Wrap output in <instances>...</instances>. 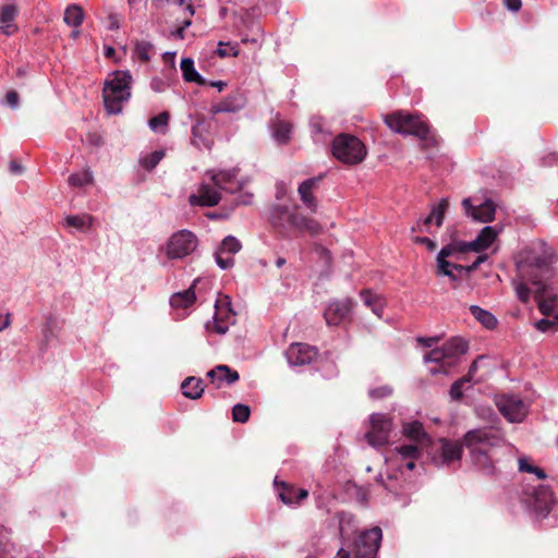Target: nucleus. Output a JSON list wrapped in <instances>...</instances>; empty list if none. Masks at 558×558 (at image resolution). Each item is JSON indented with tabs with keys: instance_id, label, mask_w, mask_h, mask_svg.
<instances>
[{
	"instance_id": "37998d69",
	"label": "nucleus",
	"mask_w": 558,
	"mask_h": 558,
	"mask_svg": "<svg viewBox=\"0 0 558 558\" xmlns=\"http://www.w3.org/2000/svg\"><path fill=\"white\" fill-rule=\"evenodd\" d=\"M251 414L250 407L243 403H238L232 408V418L234 422L245 423L248 421Z\"/></svg>"
},
{
	"instance_id": "5fc2aeb1",
	"label": "nucleus",
	"mask_w": 558,
	"mask_h": 558,
	"mask_svg": "<svg viewBox=\"0 0 558 558\" xmlns=\"http://www.w3.org/2000/svg\"><path fill=\"white\" fill-rule=\"evenodd\" d=\"M229 43L225 44L222 41H220L218 44V49H217V54L221 58H226L228 56H238L239 51L234 48V47H230V49H228L227 47H229Z\"/></svg>"
},
{
	"instance_id": "1a4fd4ad",
	"label": "nucleus",
	"mask_w": 558,
	"mask_h": 558,
	"mask_svg": "<svg viewBox=\"0 0 558 558\" xmlns=\"http://www.w3.org/2000/svg\"><path fill=\"white\" fill-rule=\"evenodd\" d=\"M421 450L417 445H401L395 448L391 457L386 458L389 468L396 466L395 473L402 474L403 469L412 471L415 468L416 460L421 457Z\"/></svg>"
},
{
	"instance_id": "58836bf2",
	"label": "nucleus",
	"mask_w": 558,
	"mask_h": 558,
	"mask_svg": "<svg viewBox=\"0 0 558 558\" xmlns=\"http://www.w3.org/2000/svg\"><path fill=\"white\" fill-rule=\"evenodd\" d=\"M169 119L170 114L167 111H162L149 119L148 126L155 133L165 134L168 129Z\"/></svg>"
},
{
	"instance_id": "a211bd4d",
	"label": "nucleus",
	"mask_w": 558,
	"mask_h": 558,
	"mask_svg": "<svg viewBox=\"0 0 558 558\" xmlns=\"http://www.w3.org/2000/svg\"><path fill=\"white\" fill-rule=\"evenodd\" d=\"M316 356V348L304 343H292L286 351V357L291 367L311 364Z\"/></svg>"
},
{
	"instance_id": "c85d7f7f",
	"label": "nucleus",
	"mask_w": 558,
	"mask_h": 558,
	"mask_svg": "<svg viewBox=\"0 0 558 558\" xmlns=\"http://www.w3.org/2000/svg\"><path fill=\"white\" fill-rule=\"evenodd\" d=\"M182 395L191 400H197L204 392L203 379L199 377H186L181 384Z\"/></svg>"
},
{
	"instance_id": "4be33fe9",
	"label": "nucleus",
	"mask_w": 558,
	"mask_h": 558,
	"mask_svg": "<svg viewBox=\"0 0 558 558\" xmlns=\"http://www.w3.org/2000/svg\"><path fill=\"white\" fill-rule=\"evenodd\" d=\"M278 498L288 506L294 507L300 505L302 500L307 498L308 492L304 488H294L288 486L284 482H278L277 477L274 481Z\"/></svg>"
},
{
	"instance_id": "423d86ee",
	"label": "nucleus",
	"mask_w": 558,
	"mask_h": 558,
	"mask_svg": "<svg viewBox=\"0 0 558 558\" xmlns=\"http://www.w3.org/2000/svg\"><path fill=\"white\" fill-rule=\"evenodd\" d=\"M468 342L460 337H452L447 340L440 348L433 349L425 353V363H436L442 366L456 365L460 357L468 352Z\"/></svg>"
},
{
	"instance_id": "f704fd0d",
	"label": "nucleus",
	"mask_w": 558,
	"mask_h": 558,
	"mask_svg": "<svg viewBox=\"0 0 558 558\" xmlns=\"http://www.w3.org/2000/svg\"><path fill=\"white\" fill-rule=\"evenodd\" d=\"M66 25L78 28L84 21V12L78 4H70L66 7L63 15Z\"/></svg>"
},
{
	"instance_id": "cd10ccee",
	"label": "nucleus",
	"mask_w": 558,
	"mask_h": 558,
	"mask_svg": "<svg viewBox=\"0 0 558 558\" xmlns=\"http://www.w3.org/2000/svg\"><path fill=\"white\" fill-rule=\"evenodd\" d=\"M378 483L383 485V487L390 494H392L396 498L403 496L404 487L403 483L404 480L401 478V475L399 473H389L387 477L385 478L381 474H379L376 478Z\"/></svg>"
},
{
	"instance_id": "603ef678",
	"label": "nucleus",
	"mask_w": 558,
	"mask_h": 558,
	"mask_svg": "<svg viewBox=\"0 0 558 558\" xmlns=\"http://www.w3.org/2000/svg\"><path fill=\"white\" fill-rule=\"evenodd\" d=\"M557 323L547 318H542L535 323V328L541 332H547L556 329Z\"/></svg>"
},
{
	"instance_id": "ea45409f",
	"label": "nucleus",
	"mask_w": 558,
	"mask_h": 558,
	"mask_svg": "<svg viewBox=\"0 0 558 558\" xmlns=\"http://www.w3.org/2000/svg\"><path fill=\"white\" fill-rule=\"evenodd\" d=\"M449 207L447 197H442L437 205H433L429 215L434 217L435 225L440 227L445 219V214Z\"/></svg>"
},
{
	"instance_id": "c9c22d12",
	"label": "nucleus",
	"mask_w": 558,
	"mask_h": 558,
	"mask_svg": "<svg viewBox=\"0 0 558 558\" xmlns=\"http://www.w3.org/2000/svg\"><path fill=\"white\" fill-rule=\"evenodd\" d=\"M93 217L88 214L70 215L64 219L65 227H72L78 231H86L93 225Z\"/></svg>"
},
{
	"instance_id": "864d4df0",
	"label": "nucleus",
	"mask_w": 558,
	"mask_h": 558,
	"mask_svg": "<svg viewBox=\"0 0 558 558\" xmlns=\"http://www.w3.org/2000/svg\"><path fill=\"white\" fill-rule=\"evenodd\" d=\"M449 396L451 400L459 401L463 397V385L460 381L456 380L449 389Z\"/></svg>"
},
{
	"instance_id": "2eb2a0df",
	"label": "nucleus",
	"mask_w": 558,
	"mask_h": 558,
	"mask_svg": "<svg viewBox=\"0 0 558 558\" xmlns=\"http://www.w3.org/2000/svg\"><path fill=\"white\" fill-rule=\"evenodd\" d=\"M527 502L534 511L536 518H546L550 512L554 502V496L550 487L546 485H538L533 487Z\"/></svg>"
},
{
	"instance_id": "b1692460",
	"label": "nucleus",
	"mask_w": 558,
	"mask_h": 558,
	"mask_svg": "<svg viewBox=\"0 0 558 558\" xmlns=\"http://www.w3.org/2000/svg\"><path fill=\"white\" fill-rule=\"evenodd\" d=\"M245 106V98L241 93H233L228 95L221 101L211 107L210 112L215 116L217 113H233L238 112Z\"/></svg>"
},
{
	"instance_id": "f3484780",
	"label": "nucleus",
	"mask_w": 558,
	"mask_h": 558,
	"mask_svg": "<svg viewBox=\"0 0 558 558\" xmlns=\"http://www.w3.org/2000/svg\"><path fill=\"white\" fill-rule=\"evenodd\" d=\"M502 231V227L498 226H486L484 227L477 236L470 242H460L461 252H482L488 248L495 241L497 235Z\"/></svg>"
},
{
	"instance_id": "7ed1b4c3",
	"label": "nucleus",
	"mask_w": 558,
	"mask_h": 558,
	"mask_svg": "<svg viewBox=\"0 0 558 558\" xmlns=\"http://www.w3.org/2000/svg\"><path fill=\"white\" fill-rule=\"evenodd\" d=\"M133 78L130 71H113L104 83L102 99L109 114L122 112L123 105L131 98Z\"/></svg>"
},
{
	"instance_id": "a878e982",
	"label": "nucleus",
	"mask_w": 558,
	"mask_h": 558,
	"mask_svg": "<svg viewBox=\"0 0 558 558\" xmlns=\"http://www.w3.org/2000/svg\"><path fill=\"white\" fill-rule=\"evenodd\" d=\"M402 433L408 439L414 441L413 445H417L420 449L429 442V437L425 433L423 424L418 421L403 424Z\"/></svg>"
},
{
	"instance_id": "6e6552de",
	"label": "nucleus",
	"mask_w": 558,
	"mask_h": 558,
	"mask_svg": "<svg viewBox=\"0 0 558 558\" xmlns=\"http://www.w3.org/2000/svg\"><path fill=\"white\" fill-rule=\"evenodd\" d=\"M496 405L502 416L510 423H521L529 413V405L518 395L513 393L500 396Z\"/></svg>"
},
{
	"instance_id": "13d9d810",
	"label": "nucleus",
	"mask_w": 558,
	"mask_h": 558,
	"mask_svg": "<svg viewBox=\"0 0 558 558\" xmlns=\"http://www.w3.org/2000/svg\"><path fill=\"white\" fill-rule=\"evenodd\" d=\"M439 341V337H418L417 342L425 348H432Z\"/></svg>"
},
{
	"instance_id": "f03ea898",
	"label": "nucleus",
	"mask_w": 558,
	"mask_h": 558,
	"mask_svg": "<svg viewBox=\"0 0 558 558\" xmlns=\"http://www.w3.org/2000/svg\"><path fill=\"white\" fill-rule=\"evenodd\" d=\"M386 125L395 133L408 136L413 135L425 143L433 146L437 144V140L433 134L426 119L417 113L405 111H396L384 117Z\"/></svg>"
},
{
	"instance_id": "393cba45",
	"label": "nucleus",
	"mask_w": 558,
	"mask_h": 558,
	"mask_svg": "<svg viewBox=\"0 0 558 558\" xmlns=\"http://www.w3.org/2000/svg\"><path fill=\"white\" fill-rule=\"evenodd\" d=\"M438 451L440 453L441 465H448L453 461H459L462 457V445L448 439L439 440Z\"/></svg>"
},
{
	"instance_id": "5701e85b",
	"label": "nucleus",
	"mask_w": 558,
	"mask_h": 558,
	"mask_svg": "<svg viewBox=\"0 0 558 558\" xmlns=\"http://www.w3.org/2000/svg\"><path fill=\"white\" fill-rule=\"evenodd\" d=\"M322 178H323V175L310 178V179L301 182L298 187V192H299L302 203L312 213H316V210H317V201H316L315 196L313 195V191L317 186V184L322 180Z\"/></svg>"
},
{
	"instance_id": "8fccbe9b",
	"label": "nucleus",
	"mask_w": 558,
	"mask_h": 558,
	"mask_svg": "<svg viewBox=\"0 0 558 558\" xmlns=\"http://www.w3.org/2000/svg\"><path fill=\"white\" fill-rule=\"evenodd\" d=\"M515 294L517 298L521 301L526 303L530 300L531 291L529 287L522 282L514 283Z\"/></svg>"
},
{
	"instance_id": "4468645a",
	"label": "nucleus",
	"mask_w": 558,
	"mask_h": 558,
	"mask_svg": "<svg viewBox=\"0 0 558 558\" xmlns=\"http://www.w3.org/2000/svg\"><path fill=\"white\" fill-rule=\"evenodd\" d=\"M238 173V168L228 170L209 169L205 172V175L220 191L236 193L243 189V183L236 180Z\"/></svg>"
},
{
	"instance_id": "9d476101",
	"label": "nucleus",
	"mask_w": 558,
	"mask_h": 558,
	"mask_svg": "<svg viewBox=\"0 0 558 558\" xmlns=\"http://www.w3.org/2000/svg\"><path fill=\"white\" fill-rule=\"evenodd\" d=\"M465 215L474 221L487 223L494 220L496 205L490 198L480 202L477 197H468L462 201Z\"/></svg>"
},
{
	"instance_id": "9b49d317",
	"label": "nucleus",
	"mask_w": 558,
	"mask_h": 558,
	"mask_svg": "<svg viewBox=\"0 0 558 558\" xmlns=\"http://www.w3.org/2000/svg\"><path fill=\"white\" fill-rule=\"evenodd\" d=\"M381 538V529L378 526L362 532L355 542V558H376Z\"/></svg>"
},
{
	"instance_id": "3c124183",
	"label": "nucleus",
	"mask_w": 558,
	"mask_h": 558,
	"mask_svg": "<svg viewBox=\"0 0 558 558\" xmlns=\"http://www.w3.org/2000/svg\"><path fill=\"white\" fill-rule=\"evenodd\" d=\"M456 271L461 272L462 270L452 269L451 267H445L444 269L439 267L437 264V275L448 277L451 281H460L461 277L456 274Z\"/></svg>"
},
{
	"instance_id": "ddd939ff",
	"label": "nucleus",
	"mask_w": 558,
	"mask_h": 558,
	"mask_svg": "<svg viewBox=\"0 0 558 558\" xmlns=\"http://www.w3.org/2000/svg\"><path fill=\"white\" fill-rule=\"evenodd\" d=\"M371 430L365 435L368 444L373 447H381L389 440L391 430L390 418L381 413H373L369 417Z\"/></svg>"
},
{
	"instance_id": "dca6fc26",
	"label": "nucleus",
	"mask_w": 558,
	"mask_h": 558,
	"mask_svg": "<svg viewBox=\"0 0 558 558\" xmlns=\"http://www.w3.org/2000/svg\"><path fill=\"white\" fill-rule=\"evenodd\" d=\"M235 313L231 308V301L228 295H222L215 303V314L213 316L214 329L223 335L228 331L229 325L234 324Z\"/></svg>"
},
{
	"instance_id": "774afa93",
	"label": "nucleus",
	"mask_w": 558,
	"mask_h": 558,
	"mask_svg": "<svg viewBox=\"0 0 558 558\" xmlns=\"http://www.w3.org/2000/svg\"><path fill=\"white\" fill-rule=\"evenodd\" d=\"M206 85L217 87L219 89V92H221L226 87L227 83L223 81H211V82H207Z\"/></svg>"
},
{
	"instance_id": "c756f323",
	"label": "nucleus",
	"mask_w": 558,
	"mask_h": 558,
	"mask_svg": "<svg viewBox=\"0 0 558 558\" xmlns=\"http://www.w3.org/2000/svg\"><path fill=\"white\" fill-rule=\"evenodd\" d=\"M454 252H460V243L459 244H447L445 246L441 247V250L438 252L437 254V258H436V262L437 264L439 265L440 268H445V267H451L452 269H459V270H462L464 268L463 265H460V264H453V263H450L447 260V258L449 256H451Z\"/></svg>"
},
{
	"instance_id": "a18cd8bd",
	"label": "nucleus",
	"mask_w": 558,
	"mask_h": 558,
	"mask_svg": "<svg viewBox=\"0 0 558 558\" xmlns=\"http://www.w3.org/2000/svg\"><path fill=\"white\" fill-rule=\"evenodd\" d=\"M17 14V9L14 4H5L0 8V24L13 22Z\"/></svg>"
},
{
	"instance_id": "de8ad7c7",
	"label": "nucleus",
	"mask_w": 558,
	"mask_h": 558,
	"mask_svg": "<svg viewBox=\"0 0 558 558\" xmlns=\"http://www.w3.org/2000/svg\"><path fill=\"white\" fill-rule=\"evenodd\" d=\"M311 131L312 135L315 142H322L324 138L322 137L324 130H323V122L319 118H313L311 120Z\"/></svg>"
},
{
	"instance_id": "e2e57ef3",
	"label": "nucleus",
	"mask_w": 558,
	"mask_h": 558,
	"mask_svg": "<svg viewBox=\"0 0 558 558\" xmlns=\"http://www.w3.org/2000/svg\"><path fill=\"white\" fill-rule=\"evenodd\" d=\"M505 5L511 12H518L521 9V0H505Z\"/></svg>"
},
{
	"instance_id": "a19ab883",
	"label": "nucleus",
	"mask_w": 558,
	"mask_h": 558,
	"mask_svg": "<svg viewBox=\"0 0 558 558\" xmlns=\"http://www.w3.org/2000/svg\"><path fill=\"white\" fill-rule=\"evenodd\" d=\"M151 49L153 45L149 41H137L133 50V57L142 62H147L150 60Z\"/></svg>"
},
{
	"instance_id": "79ce46f5",
	"label": "nucleus",
	"mask_w": 558,
	"mask_h": 558,
	"mask_svg": "<svg viewBox=\"0 0 558 558\" xmlns=\"http://www.w3.org/2000/svg\"><path fill=\"white\" fill-rule=\"evenodd\" d=\"M519 471L535 474L538 480H544L547 476L544 470L531 464L524 457L519 459Z\"/></svg>"
},
{
	"instance_id": "72a5a7b5",
	"label": "nucleus",
	"mask_w": 558,
	"mask_h": 558,
	"mask_svg": "<svg viewBox=\"0 0 558 558\" xmlns=\"http://www.w3.org/2000/svg\"><path fill=\"white\" fill-rule=\"evenodd\" d=\"M470 313L478 323H481L487 329L492 330L498 324L497 318L490 312L482 308L478 305H471Z\"/></svg>"
},
{
	"instance_id": "bb28decb",
	"label": "nucleus",
	"mask_w": 558,
	"mask_h": 558,
	"mask_svg": "<svg viewBox=\"0 0 558 558\" xmlns=\"http://www.w3.org/2000/svg\"><path fill=\"white\" fill-rule=\"evenodd\" d=\"M207 377L219 388L221 384L232 385L239 380L240 376L236 371L231 369L228 365H217L207 373Z\"/></svg>"
},
{
	"instance_id": "0e129e2a",
	"label": "nucleus",
	"mask_w": 558,
	"mask_h": 558,
	"mask_svg": "<svg viewBox=\"0 0 558 558\" xmlns=\"http://www.w3.org/2000/svg\"><path fill=\"white\" fill-rule=\"evenodd\" d=\"M87 141L93 146H100L104 143L101 136L98 135L97 133H89L87 135Z\"/></svg>"
},
{
	"instance_id": "bf43d9fd",
	"label": "nucleus",
	"mask_w": 558,
	"mask_h": 558,
	"mask_svg": "<svg viewBox=\"0 0 558 558\" xmlns=\"http://www.w3.org/2000/svg\"><path fill=\"white\" fill-rule=\"evenodd\" d=\"M487 259V256L486 255H480L477 256V258L469 266H464V268L462 270H464L465 272H470V271H473L475 270L482 263H484L485 260Z\"/></svg>"
},
{
	"instance_id": "e433bc0d",
	"label": "nucleus",
	"mask_w": 558,
	"mask_h": 558,
	"mask_svg": "<svg viewBox=\"0 0 558 558\" xmlns=\"http://www.w3.org/2000/svg\"><path fill=\"white\" fill-rule=\"evenodd\" d=\"M166 153L163 149H158L148 154L142 153L138 158V163L145 170L151 171L163 159Z\"/></svg>"
},
{
	"instance_id": "49530a36",
	"label": "nucleus",
	"mask_w": 558,
	"mask_h": 558,
	"mask_svg": "<svg viewBox=\"0 0 558 558\" xmlns=\"http://www.w3.org/2000/svg\"><path fill=\"white\" fill-rule=\"evenodd\" d=\"M391 393H392V388L388 385L373 388L368 391V396L372 399H376V400L387 398V397L391 396Z\"/></svg>"
},
{
	"instance_id": "052dcab7",
	"label": "nucleus",
	"mask_w": 558,
	"mask_h": 558,
	"mask_svg": "<svg viewBox=\"0 0 558 558\" xmlns=\"http://www.w3.org/2000/svg\"><path fill=\"white\" fill-rule=\"evenodd\" d=\"M17 27L12 22H9L7 24H2L0 26V33L7 36H10L16 32Z\"/></svg>"
},
{
	"instance_id": "20e7f679",
	"label": "nucleus",
	"mask_w": 558,
	"mask_h": 558,
	"mask_svg": "<svg viewBox=\"0 0 558 558\" xmlns=\"http://www.w3.org/2000/svg\"><path fill=\"white\" fill-rule=\"evenodd\" d=\"M270 219L272 225L282 231L307 230L312 234H317L322 229L317 221L306 218L295 207L284 205L274 206Z\"/></svg>"
},
{
	"instance_id": "6ab92c4d",
	"label": "nucleus",
	"mask_w": 558,
	"mask_h": 558,
	"mask_svg": "<svg viewBox=\"0 0 558 558\" xmlns=\"http://www.w3.org/2000/svg\"><path fill=\"white\" fill-rule=\"evenodd\" d=\"M195 122L192 126V144L197 147L211 148L213 141L209 136L211 123L203 116H190Z\"/></svg>"
},
{
	"instance_id": "09e8293b",
	"label": "nucleus",
	"mask_w": 558,
	"mask_h": 558,
	"mask_svg": "<svg viewBox=\"0 0 558 558\" xmlns=\"http://www.w3.org/2000/svg\"><path fill=\"white\" fill-rule=\"evenodd\" d=\"M51 325H52V318H49L46 323L45 328L43 329L44 343L41 347V351H46L50 341L56 337Z\"/></svg>"
},
{
	"instance_id": "39448f33",
	"label": "nucleus",
	"mask_w": 558,
	"mask_h": 558,
	"mask_svg": "<svg viewBox=\"0 0 558 558\" xmlns=\"http://www.w3.org/2000/svg\"><path fill=\"white\" fill-rule=\"evenodd\" d=\"M198 244V238L194 232L181 229L169 236L167 242L160 247V251L170 260L184 259L197 250Z\"/></svg>"
},
{
	"instance_id": "680f3d73",
	"label": "nucleus",
	"mask_w": 558,
	"mask_h": 558,
	"mask_svg": "<svg viewBox=\"0 0 558 558\" xmlns=\"http://www.w3.org/2000/svg\"><path fill=\"white\" fill-rule=\"evenodd\" d=\"M557 161H558V155L556 153H550L541 159V162L543 166H553Z\"/></svg>"
},
{
	"instance_id": "69168bd1",
	"label": "nucleus",
	"mask_w": 558,
	"mask_h": 558,
	"mask_svg": "<svg viewBox=\"0 0 558 558\" xmlns=\"http://www.w3.org/2000/svg\"><path fill=\"white\" fill-rule=\"evenodd\" d=\"M9 168H10V171L14 174H21L23 171V167L15 160H12L10 162Z\"/></svg>"
},
{
	"instance_id": "6e6d98bb",
	"label": "nucleus",
	"mask_w": 558,
	"mask_h": 558,
	"mask_svg": "<svg viewBox=\"0 0 558 558\" xmlns=\"http://www.w3.org/2000/svg\"><path fill=\"white\" fill-rule=\"evenodd\" d=\"M5 102L12 109L17 108L20 102L19 94L15 90H9L5 95Z\"/></svg>"
},
{
	"instance_id": "f8f14e48",
	"label": "nucleus",
	"mask_w": 558,
	"mask_h": 558,
	"mask_svg": "<svg viewBox=\"0 0 558 558\" xmlns=\"http://www.w3.org/2000/svg\"><path fill=\"white\" fill-rule=\"evenodd\" d=\"M242 250L241 241L233 236H225L214 252L217 266L221 270L231 269L234 266L233 256Z\"/></svg>"
},
{
	"instance_id": "4d7b16f0",
	"label": "nucleus",
	"mask_w": 558,
	"mask_h": 558,
	"mask_svg": "<svg viewBox=\"0 0 558 558\" xmlns=\"http://www.w3.org/2000/svg\"><path fill=\"white\" fill-rule=\"evenodd\" d=\"M413 241L417 244H422V245H425V247L429 251V252H433L435 248H436V242L433 241L432 239L427 238V236H415L413 238Z\"/></svg>"
},
{
	"instance_id": "2f4dec72",
	"label": "nucleus",
	"mask_w": 558,
	"mask_h": 558,
	"mask_svg": "<svg viewBox=\"0 0 558 558\" xmlns=\"http://www.w3.org/2000/svg\"><path fill=\"white\" fill-rule=\"evenodd\" d=\"M195 300V291L193 287H190L189 289L182 292H177L172 294L170 298V305L173 308H187L189 306L194 304Z\"/></svg>"
},
{
	"instance_id": "412c9836",
	"label": "nucleus",
	"mask_w": 558,
	"mask_h": 558,
	"mask_svg": "<svg viewBox=\"0 0 558 558\" xmlns=\"http://www.w3.org/2000/svg\"><path fill=\"white\" fill-rule=\"evenodd\" d=\"M220 190L216 186H210L207 183H202L198 187L197 194H192L189 202L192 206H216L220 199Z\"/></svg>"
},
{
	"instance_id": "c03bdc74",
	"label": "nucleus",
	"mask_w": 558,
	"mask_h": 558,
	"mask_svg": "<svg viewBox=\"0 0 558 558\" xmlns=\"http://www.w3.org/2000/svg\"><path fill=\"white\" fill-rule=\"evenodd\" d=\"M68 181L71 186L81 187L92 183L93 175L89 171L73 173L69 177Z\"/></svg>"
},
{
	"instance_id": "7c9ffc66",
	"label": "nucleus",
	"mask_w": 558,
	"mask_h": 558,
	"mask_svg": "<svg viewBox=\"0 0 558 558\" xmlns=\"http://www.w3.org/2000/svg\"><path fill=\"white\" fill-rule=\"evenodd\" d=\"M181 71L183 74V78L186 82H194L198 85H206L207 80L202 76L194 66V60L191 58H183L181 60Z\"/></svg>"
},
{
	"instance_id": "f257e3e1",
	"label": "nucleus",
	"mask_w": 558,
	"mask_h": 558,
	"mask_svg": "<svg viewBox=\"0 0 558 558\" xmlns=\"http://www.w3.org/2000/svg\"><path fill=\"white\" fill-rule=\"evenodd\" d=\"M463 445L470 452L473 465L486 475H495L496 464L504 457H509L511 451L502 434L492 427L469 430L463 437Z\"/></svg>"
},
{
	"instance_id": "473e14b6",
	"label": "nucleus",
	"mask_w": 558,
	"mask_h": 558,
	"mask_svg": "<svg viewBox=\"0 0 558 558\" xmlns=\"http://www.w3.org/2000/svg\"><path fill=\"white\" fill-rule=\"evenodd\" d=\"M291 132H292V128L289 122L276 120L271 124V135H272L274 140L280 145H284V144L289 143V141L291 138Z\"/></svg>"
},
{
	"instance_id": "338daca9",
	"label": "nucleus",
	"mask_w": 558,
	"mask_h": 558,
	"mask_svg": "<svg viewBox=\"0 0 558 558\" xmlns=\"http://www.w3.org/2000/svg\"><path fill=\"white\" fill-rule=\"evenodd\" d=\"M10 317H11L10 313H7L3 320L0 319V331L4 330L5 328H8L10 326V324H11Z\"/></svg>"
},
{
	"instance_id": "aec40b11",
	"label": "nucleus",
	"mask_w": 558,
	"mask_h": 558,
	"mask_svg": "<svg viewBox=\"0 0 558 558\" xmlns=\"http://www.w3.org/2000/svg\"><path fill=\"white\" fill-rule=\"evenodd\" d=\"M352 300L345 299L341 301H332L324 312V317L328 326L340 325L350 314L352 308Z\"/></svg>"
},
{
	"instance_id": "0eeeda50",
	"label": "nucleus",
	"mask_w": 558,
	"mask_h": 558,
	"mask_svg": "<svg viewBox=\"0 0 558 558\" xmlns=\"http://www.w3.org/2000/svg\"><path fill=\"white\" fill-rule=\"evenodd\" d=\"M332 155L343 163L357 165L366 156L365 145L350 134H340L332 141Z\"/></svg>"
},
{
	"instance_id": "4c0bfd02",
	"label": "nucleus",
	"mask_w": 558,
	"mask_h": 558,
	"mask_svg": "<svg viewBox=\"0 0 558 558\" xmlns=\"http://www.w3.org/2000/svg\"><path fill=\"white\" fill-rule=\"evenodd\" d=\"M360 295L365 306L369 307L375 315L380 317L384 311V304L380 298L369 290L361 291Z\"/></svg>"
}]
</instances>
